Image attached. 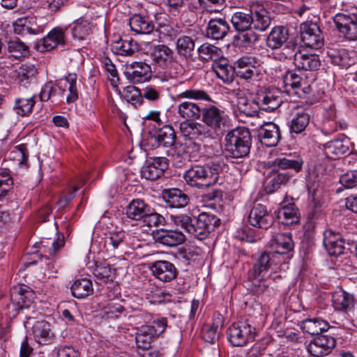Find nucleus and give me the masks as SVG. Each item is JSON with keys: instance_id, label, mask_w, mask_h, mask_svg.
I'll use <instances>...</instances> for the list:
<instances>
[{"instance_id": "1a4fd4ad", "label": "nucleus", "mask_w": 357, "mask_h": 357, "mask_svg": "<svg viewBox=\"0 0 357 357\" xmlns=\"http://www.w3.org/2000/svg\"><path fill=\"white\" fill-rule=\"evenodd\" d=\"M144 50L155 65L163 69L167 68L173 61L174 52L167 45L146 43Z\"/></svg>"}, {"instance_id": "bb28decb", "label": "nucleus", "mask_w": 357, "mask_h": 357, "mask_svg": "<svg viewBox=\"0 0 357 357\" xmlns=\"http://www.w3.org/2000/svg\"><path fill=\"white\" fill-rule=\"evenodd\" d=\"M11 301L18 304L22 309L29 307L35 298L34 292L26 285L13 287L10 294Z\"/></svg>"}, {"instance_id": "09e8293b", "label": "nucleus", "mask_w": 357, "mask_h": 357, "mask_svg": "<svg viewBox=\"0 0 357 357\" xmlns=\"http://www.w3.org/2000/svg\"><path fill=\"white\" fill-rule=\"evenodd\" d=\"M197 53L199 59L204 61H216L222 56L220 48L208 43L200 45L197 49Z\"/></svg>"}, {"instance_id": "79ce46f5", "label": "nucleus", "mask_w": 357, "mask_h": 357, "mask_svg": "<svg viewBox=\"0 0 357 357\" xmlns=\"http://www.w3.org/2000/svg\"><path fill=\"white\" fill-rule=\"evenodd\" d=\"M310 116L305 110L296 112L289 123V130L291 135L301 134L310 123Z\"/></svg>"}, {"instance_id": "a878e982", "label": "nucleus", "mask_w": 357, "mask_h": 357, "mask_svg": "<svg viewBox=\"0 0 357 357\" xmlns=\"http://www.w3.org/2000/svg\"><path fill=\"white\" fill-rule=\"evenodd\" d=\"M162 197L166 206L170 208H181L188 205V196L178 188L165 189L162 191Z\"/></svg>"}, {"instance_id": "4be33fe9", "label": "nucleus", "mask_w": 357, "mask_h": 357, "mask_svg": "<svg viewBox=\"0 0 357 357\" xmlns=\"http://www.w3.org/2000/svg\"><path fill=\"white\" fill-rule=\"evenodd\" d=\"M252 100L260 109L268 112L275 110L282 103V99L278 91H267L257 93L256 99H252Z\"/></svg>"}, {"instance_id": "393cba45", "label": "nucleus", "mask_w": 357, "mask_h": 357, "mask_svg": "<svg viewBox=\"0 0 357 357\" xmlns=\"http://www.w3.org/2000/svg\"><path fill=\"white\" fill-rule=\"evenodd\" d=\"M32 335L34 340L42 345L50 344L55 339L50 323L45 320L38 321L33 325Z\"/></svg>"}, {"instance_id": "6e6d98bb", "label": "nucleus", "mask_w": 357, "mask_h": 357, "mask_svg": "<svg viewBox=\"0 0 357 357\" xmlns=\"http://www.w3.org/2000/svg\"><path fill=\"white\" fill-rule=\"evenodd\" d=\"M324 149L326 155L333 158L344 155L349 151V147L344 144L342 140L335 139L327 142Z\"/></svg>"}, {"instance_id": "72a5a7b5", "label": "nucleus", "mask_w": 357, "mask_h": 357, "mask_svg": "<svg viewBox=\"0 0 357 357\" xmlns=\"http://www.w3.org/2000/svg\"><path fill=\"white\" fill-rule=\"evenodd\" d=\"M291 177V175L288 172H279L273 169V171L269 173L265 183L264 190L266 192L271 194L282 187L287 185Z\"/></svg>"}, {"instance_id": "680f3d73", "label": "nucleus", "mask_w": 357, "mask_h": 357, "mask_svg": "<svg viewBox=\"0 0 357 357\" xmlns=\"http://www.w3.org/2000/svg\"><path fill=\"white\" fill-rule=\"evenodd\" d=\"M265 123L259 116L247 114V135L249 138H257L259 130Z\"/></svg>"}, {"instance_id": "c85d7f7f", "label": "nucleus", "mask_w": 357, "mask_h": 357, "mask_svg": "<svg viewBox=\"0 0 357 357\" xmlns=\"http://www.w3.org/2000/svg\"><path fill=\"white\" fill-rule=\"evenodd\" d=\"M153 237L158 243L169 247H174L183 243L185 237L180 231L161 229L157 231Z\"/></svg>"}, {"instance_id": "f3484780", "label": "nucleus", "mask_w": 357, "mask_h": 357, "mask_svg": "<svg viewBox=\"0 0 357 357\" xmlns=\"http://www.w3.org/2000/svg\"><path fill=\"white\" fill-rule=\"evenodd\" d=\"M202 114V121L208 128L214 130H220L224 128L227 123L225 112L215 106L203 107Z\"/></svg>"}, {"instance_id": "a19ab883", "label": "nucleus", "mask_w": 357, "mask_h": 357, "mask_svg": "<svg viewBox=\"0 0 357 357\" xmlns=\"http://www.w3.org/2000/svg\"><path fill=\"white\" fill-rule=\"evenodd\" d=\"M301 328L305 333L318 336L329 328V324L321 318H312L303 320L301 322Z\"/></svg>"}, {"instance_id": "a211bd4d", "label": "nucleus", "mask_w": 357, "mask_h": 357, "mask_svg": "<svg viewBox=\"0 0 357 357\" xmlns=\"http://www.w3.org/2000/svg\"><path fill=\"white\" fill-rule=\"evenodd\" d=\"M168 168V160L165 157H156L149 161L142 169V176L147 180L160 178Z\"/></svg>"}, {"instance_id": "e433bc0d", "label": "nucleus", "mask_w": 357, "mask_h": 357, "mask_svg": "<svg viewBox=\"0 0 357 357\" xmlns=\"http://www.w3.org/2000/svg\"><path fill=\"white\" fill-rule=\"evenodd\" d=\"M271 246L275 252L284 255L294 248V241L291 233H278L272 235Z\"/></svg>"}, {"instance_id": "ea45409f", "label": "nucleus", "mask_w": 357, "mask_h": 357, "mask_svg": "<svg viewBox=\"0 0 357 357\" xmlns=\"http://www.w3.org/2000/svg\"><path fill=\"white\" fill-rule=\"evenodd\" d=\"M150 206L141 199L132 200L126 208V214L129 219L142 220L149 212Z\"/></svg>"}, {"instance_id": "6ab92c4d", "label": "nucleus", "mask_w": 357, "mask_h": 357, "mask_svg": "<svg viewBox=\"0 0 357 357\" xmlns=\"http://www.w3.org/2000/svg\"><path fill=\"white\" fill-rule=\"evenodd\" d=\"M152 274L158 280L167 282L174 280L177 275V269L174 264L165 260H159L150 264Z\"/></svg>"}, {"instance_id": "8fccbe9b", "label": "nucleus", "mask_w": 357, "mask_h": 357, "mask_svg": "<svg viewBox=\"0 0 357 357\" xmlns=\"http://www.w3.org/2000/svg\"><path fill=\"white\" fill-rule=\"evenodd\" d=\"M132 314L128 316V320L131 324L141 326L151 324L153 322V316L150 312L137 307L130 306Z\"/></svg>"}, {"instance_id": "052dcab7", "label": "nucleus", "mask_w": 357, "mask_h": 357, "mask_svg": "<svg viewBox=\"0 0 357 357\" xmlns=\"http://www.w3.org/2000/svg\"><path fill=\"white\" fill-rule=\"evenodd\" d=\"M115 274V270L112 269L111 267L107 264H98L96 266L93 270V275L98 282L107 283L109 281H112L114 275Z\"/></svg>"}, {"instance_id": "13d9d810", "label": "nucleus", "mask_w": 357, "mask_h": 357, "mask_svg": "<svg viewBox=\"0 0 357 357\" xmlns=\"http://www.w3.org/2000/svg\"><path fill=\"white\" fill-rule=\"evenodd\" d=\"M64 79L68 84V94L66 98V102L71 104L79 98V91L77 88V75L76 73H70L64 77Z\"/></svg>"}, {"instance_id": "e2e57ef3", "label": "nucleus", "mask_w": 357, "mask_h": 357, "mask_svg": "<svg viewBox=\"0 0 357 357\" xmlns=\"http://www.w3.org/2000/svg\"><path fill=\"white\" fill-rule=\"evenodd\" d=\"M142 221L144 225L149 227L164 225L165 223V218L156 212L151 211V207Z\"/></svg>"}, {"instance_id": "c03bdc74", "label": "nucleus", "mask_w": 357, "mask_h": 357, "mask_svg": "<svg viewBox=\"0 0 357 357\" xmlns=\"http://www.w3.org/2000/svg\"><path fill=\"white\" fill-rule=\"evenodd\" d=\"M259 55L256 51L250 49L247 51V82L249 79L258 81L261 75Z\"/></svg>"}, {"instance_id": "f03ea898", "label": "nucleus", "mask_w": 357, "mask_h": 357, "mask_svg": "<svg viewBox=\"0 0 357 357\" xmlns=\"http://www.w3.org/2000/svg\"><path fill=\"white\" fill-rule=\"evenodd\" d=\"M250 14H247V51H259V35L255 32L265 31L271 23V18L264 6L259 2L250 4Z\"/></svg>"}, {"instance_id": "aec40b11", "label": "nucleus", "mask_w": 357, "mask_h": 357, "mask_svg": "<svg viewBox=\"0 0 357 357\" xmlns=\"http://www.w3.org/2000/svg\"><path fill=\"white\" fill-rule=\"evenodd\" d=\"M231 21L236 31L233 37V45L243 52L245 48V13L241 11L235 13Z\"/></svg>"}, {"instance_id": "dca6fc26", "label": "nucleus", "mask_w": 357, "mask_h": 357, "mask_svg": "<svg viewBox=\"0 0 357 357\" xmlns=\"http://www.w3.org/2000/svg\"><path fill=\"white\" fill-rule=\"evenodd\" d=\"M151 66L145 62H132L126 67L125 76L133 84L143 83L151 77Z\"/></svg>"}, {"instance_id": "f8f14e48", "label": "nucleus", "mask_w": 357, "mask_h": 357, "mask_svg": "<svg viewBox=\"0 0 357 357\" xmlns=\"http://www.w3.org/2000/svg\"><path fill=\"white\" fill-rule=\"evenodd\" d=\"M336 345L332 336L321 335L315 337L307 347L308 353L313 357H323L330 354Z\"/></svg>"}, {"instance_id": "7c9ffc66", "label": "nucleus", "mask_w": 357, "mask_h": 357, "mask_svg": "<svg viewBox=\"0 0 357 357\" xmlns=\"http://www.w3.org/2000/svg\"><path fill=\"white\" fill-rule=\"evenodd\" d=\"M278 218L285 225L298 224L300 222L301 215L299 210L294 202L286 203L284 200L278 213Z\"/></svg>"}, {"instance_id": "0e129e2a", "label": "nucleus", "mask_w": 357, "mask_h": 357, "mask_svg": "<svg viewBox=\"0 0 357 357\" xmlns=\"http://www.w3.org/2000/svg\"><path fill=\"white\" fill-rule=\"evenodd\" d=\"M302 77L293 70H287L283 76L284 87H291L293 89H298L301 86Z\"/></svg>"}, {"instance_id": "c756f323", "label": "nucleus", "mask_w": 357, "mask_h": 357, "mask_svg": "<svg viewBox=\"0 0 357 357\" xmlns=\"http://www.w3.org/2000/svg\"><path fill=\"white\" fill-rule=\"evenodd\" d=\"M111 50L116 54L130 56L138 51L139 47L135 40L125 36L114 41L111 45Z\"/></svg>"}, {"instance_id": "603ef678", "label": "nucleus", "mask_w": 357, "mask_h": 357, "mask_svg": "<svg viewBox=\"0 0 357 357\" xmlns=\"http://www.w3.org/2000/svg\"><path fill=\"white\" fill-rule=\"evenodd\" d=\"M7 50L10 57L20 59L29 54V47L20 39L10 40L7 44Z\"/></svg>"}, {"instance_id": "49530a36", "label": "nucleus", "mask_w": 357, "mask_h": 357, "mask_svg": "<svg viewBox=\"0 0 357 357\" xmlns=\"http://www.w3.org/2000/svg\"><path fill=\"white\" fill-rule=\"evenodd\" d=\"M287 29L284 26H275L267 37L266 45L272 50L278 49L287 41Z\"/></svg>"}, {"instance_id": "b1692460", "label": "nucleus", "mask_w": 357, "mask_h": 357, "mask_svg": "<svg viewBox=\"0 0 357 357\" xmlns=\"http://www.w3.org/2000/svg\"><path fill=\"white\" fill-rule=\"evenodd\" d=\"M126 238L123 230L109 232L104 238L105 252L114 255L120 253L126 245Z\"/></svg>"}, {"instance_id": "0eeeda50", "label": "nucleus", "mask_w": 357, "mask_h": 357, "mask_svg": "<svg viewBox=\"0 0 357 357\" xmlns=\"http://www.w3.org/2000/svg\"><path fill=\"white\" fill-rule=\"evenodd\" d=\"M220 220L215 215L202 213L197 217H193L190 225V234L199 240L206 238L211 231L219 226Z\"/></svg>"}, {"instance_id": "4c0bfd02", "label": "nucleus", "mask_w": 357, "mask_h": 357, "mask_svg": "<svg viewBox=\"0 0 357 357\" xmlns=\"http://www.w3.org/2000/svg\"><path fill=\"white\" fill-rule=\"evenodd\" d=\"M129 24L132 31L139 34H149L154 29V24L147 15L135 14L129 20Z\"/></svg>"}, {"instance_id": "4468645a", "label": "nucleus", "mask_w": 357, "mask_h": 357, "mask_svg": "<svg viewBox=\"0 0 357 357\" xmlns=\"http://www.w3.org/2000/svg\"><path fill=\"white\" fill-rule=\"evenodd\" d=\"M65 45V31L61 27L52 29L44 38L38 40L36 49L40 52H49L59 45Z\"/></svg>"}, {"instance_id": "de8ad7c7", "label": "nucleus", "mask_w": 357, "mask_h": 357, "mask_svg": "<svg viewBox=\"0 0 357 357\" xmlns=\"http://www.w3.org/2000/svg\"><path fill=\"white\" fill-rule=\"evenodd\" d=\"M72 295L77 298H84L92 294V282L86 278L76 280L70 287Z\"/></svg>"}, {"instance_id": "9d476101", "label": "nucleus", "mask_w": 357, "mask_h": 357, "mask_svg": "<svg viewBox=\"0 0 357 357\" xmlns=\"http://www.w3.org/2000/svg\"><path fill=\"white\" fill-rule=\"evenodd\" d=\"M300 36L304 45L319 50L324 45V36L319 26L312 22H305L300 26Z\"/></svg>"}, {"instance_id": "f257e3e1", "label": "nucleus", "mask_w": 357, "mask_h": 357, "mask_svg": "<svg viewBox=\"0 0 357 357\" xmlns=\"http://www.w3.org/2000/svg\"><path fill=\"white\" fill-rule=\"evenodd\" d=\"M178 103L176 112L183 121L199 120L203 113V107L194 100L211 102V96L204 90L189 89L176 95Z\"/></svg>"}, {"instance_id": "37998d69", "label": "nucleus", "mask_w": 357, "mask_h": 357, "mask_svg": "<svg viewBox=\"0 0 357 357\" xmlns=\"http://www.w3.org/2000/svg\"><path fill=\"white\" fill-rule=\"evenodd\" d=\"M176 50L179 56L186 59H192L195 53L194 39L188 36H180L176 40Z\"/></svg>"}, {"instance_id": "5fc2aeb1", "label": "nucleus", "mask_w": 357, "mask_h": 357, "mask_svg": "<svg viewBox=\"0 0 357 357\" xmlns=\"http://www.w3.org/2000/svg\"><path fill=\"white\" fill-rule=\"evenodd\" d=\"M65 245L64 236L62 234H58L57 237L52 241L47 239L40 242V248L43 249L44 252H47L52 257H54L56 253L63 248Z\"/></svg>"}, {"instance_id": "3c124183", "label": "nucleus", "mask_w": 357, "mask_h": 357, "mask_svg": "<svg viewBox=\"0 0 357 357\" xmlns=\"http://www.w3.org/2000/svg\"><path fill=\"white\" fill-rule=\"evenodd\" d=\"M91 29L88 20L79 19L73 24L71 33L75 40H86L90 36Z\"/></svg>"}, {"instance_id": "423d86ee", "label": "nucleus", "mask_w": 357, "mask_h": 357, "mask_svg": "<svg viewBox=\"0 0 357 357\" xmlns=\"http://www.w3.org/2000/svg\"><path fill=\"white\" fill-rule=\"evenodd\" d=\"M47 19L33 15L17 18L13 22L14 33L20 36L38 35L44 31Z\"/></svg>"}, {"instance_id": "412c9836", "label": "nucleus", "mask_w": 357, "mask_h": 357, "mask_svg": "<svg viewBox=\"0 0 357 357\" xmlns=\"http://www.w3.org/2000/svg\"><path fill=\"white\" fill-rule=\"evenodd\" d=\"M256 139L267 147L277 146L281 139L279 126L272 122L266 123Z\"/></svg>"}, {"instance_id": "a18cd8bd", "label": "nucleus", "mask_w": 357, "mask_h": 357, "mask_svg": "<svg viewBox=\"0 0 357 357\" xmlns=\"http://www.w3.org/2000/svg\"><path fill=\"white\" fill-rule=\"evenodd\" d=\"M245 325L243 322L234 323L227 330V338L234 347L245 345Z\"/></svg>"}, {"instance_id": "9b49d317", "label": "nucleus", "mask_w": 357, "mask_h": 357, "mask_svg": "<svg viewBox=\"0 0 357 357\" xmlns=\"http://www.w3.org/2000/svg\"><path fill=\"white\" fill-rule=\"evenodd\" d=\"M337 31L348 40H357V13H338L333 17Z\"/></svg>"}, {"instance_id": "f704fd0d", "label": "nucleus", "mask_w": 357, "mask_h": 357, "mask_svg": "<svg viewBox=\"0 0 357 357\" xmlns=\"http://www.w3.org/2000/svg\"><path fill=\"white\" fill-rule=\"evenodd\" d=\"M229 31V24L225 19L213 18L208 23L206 36L213 40H221L227 36Z\"/></svg>"}, {"instance_id": "39448f33", "label": "nucleus", "mask_w": 357, "mask_h": 357, "mask_svg": "<svg viewBox=\"0 0 357 357\" xmlns=\"http://www.w3.org/2000/svg\"><path fill=\"white\" fill-rule=\"evenodd\" d=\"M166 327L167 319L165 318L154 319L151 324L141 327L136 333L137 347L142 350L150 349L153 338L162 334Z\"/></svg>"}, {"instance_id": "2eb2a0df", "label": "nucleus", "mask_w": 357, "mask_h": 357, "mask_svg": "<svg viewBox=\"0 0 357 357\" xmlns=\"http://www.w3.org/2000/svg\"><path fill=\"white\" fill-rule=\"evenodd\" d=\"M270 266V254L268 252H263L254 264L253 266V277L256 280L257 284L252 282V285L255 287L252 288V291L254 294L262 293L266 289V286L261 282L264 280V275L267 272Z\"/></svg>"}, {"instance_id": "473e14b6", "label": "nucleus", "mask_w": 357, "mask_h": 357, "mask_svg": "<svg viewBox=\"0 0 357 357\" xmlns=\"http://www.w3.org/2000/svg\"><path fill=\"white\" fill-rule=\"evenodd\" d=\"M151 138L158 146L171 147L176 142V135L172 126L164 125L155 130Z\"/></svg>"}, {"instance_id": "58836bf2", "label": "nucleus", "mask_w": 357, "mask_h": 357, "mask_svg": "<svg viewBox=\"0 0 357 357\" xmlns=\"http://www.w3.org/2000/svg\"><path fill=\"white\" fill-rule=\"evenodd\" d=\"M232 66L229 64V60L223 55L216 61H213L212 68L217 77L225 83H231L234 81V71Z\"/></svg>"}, {"instance_id": "69168bd1", "label": "nucleus", "mask_w": 357, "mask_h": 357, "mask_svg": "<svg viewBox=\"0 0 357 357\" xmlns=\"http://www.w3.org/2000/svg\"><path fill=\"white\" fill-rule=\"evenodd\" d=\"M13 188V180L6 172L0 173V197H5Z\"/></svg>"}, {"instance_id": "4d7b16f0", "label": "nucleus", "mask_w": 357, "mask_h": 357, "mask_svg": "<svg viewBox=\"0 0 357 357\" xmlns=\"http://www.w3.org/2000/svg\"><path fill=\"white\" fill-rule=\"evenodd\" d=\"M121 96L135 107H137L142 103V94L140 90L133 85L124 87L121 92Z\"/></svg>"}, {"instance_id": "20e7f679", "label": "nucleus", "mask_w": 357, "mask_h": 357, "mask_svg": "<svg viewBox=\"0 0 357 357\" xmlns=\"http://www.w3.org/2000/svg\"><path fill=\"white\" fill-rule=\"evenodd\" d=\"M268 213L266 206L262 204L255 206L248 216L250 224L257 229H267L269 227ZM262 237V233L259 230L247 229V242L255 243Z\"/></svg>"}, {"instance_id": "2f4dec72", "label": "nucleus", "mask_w": 357, "mask_h": 357, "mask_svg": "<svg viewBox=\"0 0 357 357\" xmlns=\"http://www.w3.org/2000/svg\"><path fill=\"white\" fill-rule=\"evenodd\" d=\"M327 55L333 64L341 68H348L356 63L355 58L344 48H329Z\"/></svg>"}, {"instance_id": "5701e85b", "label": "nucleus", "mask_w": 357, "mask_h": 357, "mask_svg": "<svg viewBox=\"0 0 357 357\" xmlns=\"http://www.w3.org/2000/svg\"><path fill=\"white\" fill-rule=\"evenodd\" d=\"M12 77L20 86L27 87L36 82L38 69L33 64H22L13 71Z\"/></svg>"}, {"instance_id": "774afa93", "label": "nucleus", "mask_w": 357, "mask_h": 357, "mask_svg": "<svg viewBox=\"0 0 357 357\" xmlns=\"http://www.w3.org/2000/svg\"><path fill=\"white\" fill-rule=\"evenodd\" d=\"M52 357H79V354L71 347H57L52 351Z\"/></svg>"}, {"instance_id": "bf43d9fd", "label": "nucleus", "mask_w": 357, "mask_h": 357, "mask_svg": "<svg viewBox=\"0 0 357 357\" xmlns=\"http://www.w3.org/2000/svg\"><path fill=\"white\" fill-rule=\"evenodd\" d=\"M35 98L36 96L33 95L28 98H17L13 109L18 115L22 116L29 115L32 112L33 107L36 104Z\"/></svg>"}, {"instance_id": "c9c22d12", "label": "nucleus", "mask_w": 357, "mask_h": 357, "mask_svg": "<svg viewBox=\"0 0 357 357\" xmlns=\"http://www.w3.org/2000/svg\"><path fill=\"white\" fill-rule=\"evenodd\" d=\"M294 63L297 69L305 71L317 70L321 66L319 56L315 54H296Z\"/></svg>"}, {"instance_id": "7ed1b4c3", "label": "nucleus", "mask_w": 357, "mask_h": 357, "mask_svg": "<svg viewBox=\"0 0 357 357\" xmlns=\"http://www.w3.org/2000/svg\"><path fill=\"white\" fill-rule=\"evenodd\" d=\"M220 169V165L215 161L211 165H194L185 172L183 178L191 187L205 188L217 183Z\"/></svg>"}, {"instance_id": "ddd939ff", "label": "nucleus", "mask_w": 357, "mask_h": 357, "mask_svg": "<svg viewBox=\"0 0 357 357\" xmlns=\"http://www.w3.org/2000/svg\"><path fill=\"white\" fill-rule=\"evenodd\" d=\"M179 130L181 135L189 139L203 141L211 136V130L204 123L197 122V120L181 121Z\"/></svg>"}, {"instance_id": "cd10ccee", "label": "nucleus", "mask_w": 357, "mask_h": 357, "mask_svg": "<svg viewBox=\"0 0 357 357\" xmlns=\"http://www.w3.org/2000/svg\"><path fill=\"white\" fill-rule=\"evenodd\" d=\"M333 305L336 311L347 312L354 310L356 298L342 288L336 290L332 295Z\"/></svg>"}, {"instance_id": "338daca9", "label": "nucleus", "mask_w": 357, "mask_h": 357, "mask_svg": "<svg viewBox=\"0 0 357 357\" xmlns=\"http://www.w3.org/2000/svg\"><path fill=\"white\" fill-rule=\"evenodd\" d=\"M202 336L205 342L214 344L219 339L220 332L218 329L210 325H206L202 328Z\"/></svg>"}, {"instance_id": "864d4df0", "label": "nucleus", "mask_w": 357, "mask_h": 357, "mask_svg": "<svg viewBox=\"0 0 357 357\" xmlns=\"http://www.w3.org/2000/svg\"><path fill=\"white\" fill-rule=\"evenodd\" d=\"M303 161L300 156H297L296 159L287 158H277L272 162L273 168L278 167L281 169H291L296 172H299L302 169Z\"/></svg>"}, {"instance_id": "6e6552de", "label": "nucleus", "mask_w": 357, "mask_h": 357, "mask_svg": "<svg viewBox=\"0 0 357 357\" xmlns=\"http://www.w3.org/2000/svg\"><path fill=\"white\" fill-rule=\"evenodd\" d=\"M226 151L234 159H243L245 156V128L237 127L225 137Z\"/></svg>"}]
</instances>
